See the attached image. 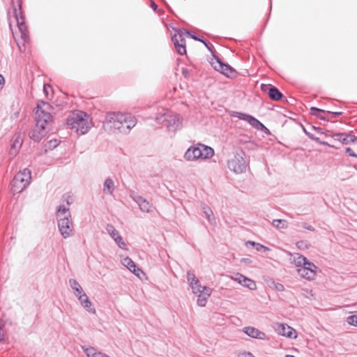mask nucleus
I'll list each match as a JSON object with an SVG mask.
<instances>
[{
	"label": "nucleus",
	"mask_w": 357,
	"mask_h": 357,
	"mask_svg": "<svg viewBox=\"0 0 357 357\" xmlns=\"http://www.w3.org/2000/svg\"><path fill=\"white\" fill-rule=\"evenodd\" d=\"M47 132L45 128H40L36 124L34 128L29 132V136L31 140L39 142L45 137Z\"/></svg>",
	"instance_id": "f3484780"
},
{
	"label": "nucleus",
	"mask_w": 357,
	"mask_h": 357,
	"mask_svg": "<svg viewBox=\"0 0 357 357\" xmlns=\"http://www.w3.org/2000/svg\"><path fill=\"white\" fill-rule=\"evenodd\" d=\"M60 142L61 141L56 139H52L47 142L44 144L45 152H47L49 150H53L54 149L56 148L59 145Z\"/></svg>",
	"instance_id": "cd10ccee"
},
{
	"label": "nucleus",
	"mask_w": 357,
	"mask_h": 357,
	"mask_svg": "<svg viewBox=\"0 0 357 357\" xmlns=\"http://www.w3.org/2000/svg\"><path fill=\"white\" fill-rule=\"evenodd\" d=\"M260 89L262 92L268 94L270 99L275 101H278L284 98L283 94L275 86L271 84H261Z\"/></svg>",
	"instance_id": "ddd939ff"
},
{
	"label": "nucleus",
	"mask_w": 357,
	"mask_h": 357,
	"mask_svg": "<svg viewBox=\"0 0 357 357\" xmlns=\"http://www.w3.org/2000/svg\"><path fill=\"white\" fill-rule=\"evenodd\" d=\"M231 116L247 121L250 126L258 130L262 131L264 130H268L261 122L252 115L240 112H233Z\"/></svg>",
	"instance_id": "f8f14e48"
},
{
	"label": "nucleus",
	"mask_w": 357,
	"mask_h": 357,
	"mask_svg": "<svg viewBox=\"0 0 357 357\" xmlns=\"http://www.w3.org/2000/svg\"><path fill=\"white\" fill-rule=\"evenodd\" d=\"M135 201L138 204L140 210L142 212L149 213L151 211V205L150 203L144 197L139 196L135 199Z\"/></svg>",
	"instance_id": "b1692460"
},
{
	"label": "nucleus",
	"mask_w": 357,
	"mask_h": 357,
	"mask_svg": "<svg viewBox=\"0 0 357 357\" xmlns=\"http://www.w3.org/2000/svg\"><path fill=\"white\" fill-rule=\"evenodd\" d=\"M202 293H198L197 296V305L200 307H204L206 304L208 298L211 294V289L209 287H203L202 289Z\"/></svg>",
	"instance_id": "4be33fe9"
},
{
	"label": "nucleus",
	"mask_w": 357,
	"mask_h": 357,
	"mask_svg": "<svg viewBox=\"0 0 357 357\" xmlns=\"http://www.w3.org/2000/svg\"><path fill=\"white\" fill-rule=\"evenodd\" d=\"M239 357H255L252 353L244 351L239 354Z\"/></svg>",
	"instance_id": "c03bdc74"
},
{
	"label": "nucleus",
	"mask_w": 357,
	"mask_h": 357,
	"mask_svg": "<svg viewBox=\"0 0 357 357\" xmlns=\"http://www.w3.org/2000/svg\"><path fill=\"white\" fill-rule=\"evenodd\" d=\"M302 227H303V228H305V229H307V230H310V231H314V227H312V225H308V224H307V223H305V222H304V223H303V224H302Z\"/></svg>",
	"instance_id": "49530a36"
},
{
	"label": "nucleus",
	"mask_w": 357,
	"mask_h": 357,
	"mask_svg": "<svg viewBox=\"0 0 357 357\" xmlns=\"http://www.w3.org/2000/svg\"><path fill=\"white\" fill-rule=\"evenodd\" d=\"M200 159L211 158L214 155V150L211 146L199 144Z\"/></svg>",
	"instance_id": "5701e85b"
},
{
	"label": "nucleus",
	"mask_w": 357,
	"mask_h": 357,
	"mask_svg": "<svg viewBox=\"0 0 357 357\" xmlns=\"http://www.w3.org/2000/svg\"><path fill=\"white\" fill-rule=\"evenodd\" d=\"M185 32L186 33L187 36L189 38L199 41V43H202L208 49V50L211 53L213 58L211 61V64L216 71L220 72L228 77L234 76L236 74V70L229 64L224 63L221 59L215 54V50L212 43L208 42L204 37L197 36L195 33H192V32L188 30H185Z\"/></svg>",
	"instance_id": "f03ea898"
},
{
	"label": "nucleus",
	"mask_w": 357,
	"mask_h": 357,
	"mask_svg": "<svg viewBox=\"0 0 357 357\" xmlns=\"http://www.w3.org/2000/svg\"><path fill=\"white\" fill-rule=\"evenodd\" d=\"M73 291L77 298H79L82 295L86 294L82 287L73 290Z\"/></svg>",
	"instance_id": "e433bc0d"
},
{
	"label": "nucleus",
	"mask_w": 357,
	"mask_h": 357,
	"mask_svg": "<svg viewBox=\"0 0 357 357\" xmlns=\"http://www.w3.org/2000/svg\"><path fill=\"white\" fill-rule=\"evenodd\" d=\"M5 84V79L3 76L0 74V87L2 88Z\"/></svg>",
	"instance_id": "603ef678"
},
{
	"label": "nucleus",
	"mask_w": 357,
	"mask_h": 357,
	"mask_svg": "<svg viewBox=\"0 0 357 357\" xmlns=\"http://www.w3.org/2000/svg\"><path fill=\"white\" fill-rule=\"evenodd\" d=\"M243 281L244 282H243V284L241 285H243V287H247L250 290L256 289L257 285L254 280L247 278H243Z\"/></svg>",
	"instance_id": "c756f323"
},
{
	"label": "nucleus",
	"mask_w": 357,
	"mask_h": 357,
	"mask_svg": "<svg viewBox=\"0 0 357 357\" xmlns=\"http://www.w3.org/2000/svg\"><path fill=\"white\" fill-rule=\"evenodd\" d=\"M155 120L158 123L162 124L169 132H176L183 127V116L177 113L166 112L156 114Z\"/></svg>",
	"instance_id": "20e7f679"
},
{
	"label": "nucleus",
	"mask_w": 357,
	"mask_h": 357,
	"mask_svg": "<svg viewBox=\"0 0 357 357\" xmlns=\"http://www.w3.org/2000/svg\"><path fill=\"white\" fill-rule=\"evenodd\" d=\"M137 119L130 113L107 112L104 126L114 132L128 134L137 124Z\"/></svg>",
	"instance_id": "f257e3e1"
},
{
	"label": "nucleus",
	"mask_w": 357,
	"mask_h": 357,
	"mask_svg": "<svg viewBox=\"0 0 357 357\" xmlns=\"http://www.w3.org/2000/svg\"><path fill=\"white\" fill-rule=\"evenodd\" d=\"M187 280L195 294L200 292L202 293V289L203 287H207L206 286H202L195 274L191 271H188L187 273Z\"/></svg>",
	"instance_id": "2eb2a0df"
},
{
	"label": "nucleus",
	"mask_w": 357,
	"mask_h": 357,
	"mask_svg": "<svg viewBox=\"0 0 357 357\" xmlns=\"http://www.w3.org/2000/svg\"><path fill=\"white\" fill-rule=\"evenodd\" d=\"M304 243H305V242L301 241H298V242H297L296 245H297V246H298V248H301V247H302V245H303Z\"/></svg>",
	"instance_id": "6e6d98bb"
},
{
	"label": "nucleus",
	"mask_w": 357,
	"mask_h": 357,
	"mask_svg": "<svg viewBox=\"0 0 357 357\" xmlns=\"http://www.w3.org/2000/svg\"><path fill=\"white\" fill-rule=\"evenodd\" d=\"M31 178V173L29 169L25 168L22 171H20L11 181L12 192L14 194L21 192L29 185Z\"/></svg>",
	"instance_id": "423d86ee"
},
{
	"label": "nucleus",
	"mask_w": 357,
	"mask_h": 357,
	"mask_svg": "<svg viewBox=\"0 0 357 357\" xmlns=\"http://www.w3.org/2000/svg\"><path fill=\"white\" fill-rule=\"evenodd\" d=\"M312 129L315 130L317 132L322 134L324 133V129L320 127L312 126Z\"/></svg>",
	"instance_id": "de8ad7c7"
},
{
	"label": "nucleus",
	"mask_w": 357,
	"mask_h": 357,
	"mask_svg": "<svg viewBox=\"0 0 357 357\" xmlns=\"http://www.w3.org/2000/svg\"><path fill=\"white\" fill-rule=\"evenodd\" d=\"M245 154L241 150L236 152L234 157L227 161V167L230 171L241 174L246 170L247 163L245 160Z\"/></svg>",
	"instance_id": "0eeeda50"
},
{
	"label": "nucleus",
	"mask_w": 357,
	"mask_h": 357,
	"mask_svg": "<svg viewBox=\"0 0 357 357\" xmlns=\"http://www.w3.org/2000/svg\"><path fill=\"white\" fill-rule=\"evenodd\" d=\"M68 213H70L69 212V207L66 206L63 204L59 205L57 207L56 211V215L57 219L59 218H62L61 216V215H64L66 213L68 214Z\"/></svg>",
	"instance_id": "7c9ffc66"
},
{
	"label": "nucleus",
	"mask_w": 357,
	"mask_h": 357,
	"mask_svg": "<svg viewBox=\"0 0 357 357\" xmlns=\"http://www.w3.org/2000/svg\"><path fill=\"white\" fill-rule=\"evenodd\" d=\"M115 243L117 244L119 248L122 250H126V243L124 242L122 236L119 234L115 239L114 240Z\"/></svg>",
	"instance_id": "72a5a7b5"
},
{
	"label": "nucleus",
	"mask_w": 357,
	"mask_h": 357,
	"mask_svg": "<svg viewBox=\"0 0 357 357\" xmlns=\"http://www.w3.org/2000/svg\"><path fill=\"white\" fill-rule=\"evenodd\" d=\"M248 243H250L251 245H252L253 246L255 247V249L256 250L260 252V251H266V250H268L269 248L266 246H264L260 243H255V242H253V241H248Z\"/></svg>",
	"instance_id": "f704fd0d"
},
{
	"label": "nucleus",
	"mask_w": 357,
	"mask_h": 357,
	"mask_svg": "<svg viewBox=\"0 0 357 357\" xmlns=\"http://www.w3.org/2000/svg\"><path fill=\"white\" fill-rule=\"evenodd\" d=\"M50 87V84H44L43 86V89H44V91H45V93H47V91L48 90V88L47 87Z\"/></svg>",
	"instance_id": "4d7b16f0"
},
{
	"label": "nucleus",
	"mask_w": 357,
	"mask_h": 357,
	"mask_svg": "<svg viewBox=\"0 0 357 357\" xmlns=\"http://www.w3.org/2000/svg\"><path fill=\"white\" fill-rule=\"evenodd\" d=\"M328 111L321 109L315 107H312L310 108V114L312 116H315L316 117L319 118L321 120L323 121H330V118L328 116L323 115L322 114L327 113Z\"/></svg>",
	"instance_id": "393cba45"
},
{
	"label": "nucleus",
	"mask_w": 357,
	"mask_h": 357,
	"mask_svg": "<svg viewBox=\"0 0 357 357\" xmlns=\"http://www.w3.org/2000/svg\"><path fill=\"white\" fill-rule=\"evenodd\" d=\"M283 285L280 284V287H279V289H283Z\"/></svg>",
	"instance_id": "052dcab7"
},
{
	"label": "nucleus",
	"mask_w": 357,
	"mask_h": 357,
	"mask_svg": "<svg viewBox=\"0 0 357 357\" xmlns=\"http://www.w3.org/2000/svg\"><path fill=\"white\" fill-rule=\"evenodd\" d=\"M327 114H331V116H329L330 118V120L331 119H336L337 117H339L340 116H341L342 114V112H327Z\"/></svg>",
	"instance_id": "a19ab883"
},
{
	"label": "nucleus",
	"mask_w": 357,
	"mask_h": 357,
	"mask_svg": "<svg viewBox=\"0 0 357 357\" xmlns=\"http://www.w3.org/2000/svg\"><path fill=\"white\" fill-rule=\"evenodd\" d=\"M69 285L73 290L82 287L75 279L73 278L69 280Z\"/></svg>",
	"instance_id": "4c0bfd02"
},
{
	"label": "nucleus",
	"mask_w": 357,
	"mask_h": 357,
	"mask_svg": "<svg viewBox=\"0 0 357 357\" xmlns=\"http://www.w3.org/2000/svg\"><path fill=\"white\" fill-rule=\"evenodd\" d=\"M13 13L15 19L17 22V25L21 33V38L24 42H26L29 40L28 26L25 23V18L22 14L20 3L18 4V8L14 7Z\"/></svg>",
	"instance_id": "9d476101"
},
{
	"label": "nucleus",
	"mask_w": 357,
	"mask_h": 357,
	"mask_svg": "<svg viewBox=\"0 0 357 357\" xmlns=\"http://www.w3.org/2000/svg\"><path fill=\"white\" fill-rule=\"evenodd\" d=\"M292 263L296 266L298 274L307 280L314 279L318 267L305 256L296 253L293 257Z\"/></svg>",
	"instance_id": "7ed1b4c3"
},
{
	"label": "nucleus",
	"mask_w": 357,
	"mask_h": 357,
	"mask_svg": "<svg viewBox=\"0 0 357 357\" xmlns=\"http://www.w3.org/2000/svg\"><path fill=\"white\" fill-rule=\"evenodd\" d=\"M52 116L50 112H45L39 105L37 106V109L35 114L36 124L40 128H45L49 132L52 128Z\"/></svg>",
	"instance_id": "1a4fd4ad"
},
{
	"label": "nucleus",
	"mask_w": 357,
	"mask_h": 357,
	"mask_svg": "<svg viewBox=\"0 0 357 357\" xmlns=\"http://www.w3.org/2000/svg\"><path fill=\"white\" fill-rule=\"evenodd\" d=\"M63 198H64V200L66 201L68 205H70V202H69V198H70V196L68 195V196H63Z\"/></svg>",
	"instance_id": "5fc2aeb1"
},
{
	"label": "nucleus",
	"mask_w": 357,
	"mask_h": 357,
	"mask_svg": "<svg viewBox=\"0 0 357 357\" xmlns=\"http://www.w3.org/2000/svg\"><path fill=\"white\" fill-rule=\"evenodd\" d=\"M270 3H271V5L272 4V0H270Z\"/></svg>",
	"instance_id": "e2e57ef3"
},
{
	"label": "nucleus",
	"mask_w": 357,
	"mask_h": 357,
	"mask_svg": "<svg viewBox=\"0 0 357 357\" xmlns=\"http://www.w3.org/2000/svg\"><path fill=\"white\" fill-rule=\"evenodd\" d=\"M22 144V141L20 140V137H17L13 142L12 146L15 149L20 148Z\"/></svg>",
	"instance_id": "79ce46f5"
},
{
	"label": "nucleus",
	"mask_w": 357,
	"mask_h": 357,
	"mask_svg": "<svg viewBox=\"0 0 357 357\" xmlns=\"http://www.w3.org/2000/svg\"><path fill=\"white\" fill-rule=\"evenodd\" d=\"M345 153L351 157L357 158V154L355 153L350 147H347L345 149Z\"/></svg>",
	"instance_id": "37998d69"
},
{
	"label": "nucleus",
	"mask_w": 357,
	"mask_h": 357,
	"mask_svg": "<svg viewBox=\"0 0 357 357\" xmlns=\"http://www.w3.org/2000/svg\"><path fill=\"white\" fill-rule=\"evenodd\" d=\"M105 354L101 352H96L93 357H103Z\"/></svg>",
	"instance_id": "864d4df0"
},
{
	"label": "nucleus",
	"mask_w": 357,
	"mask_h": 357,
	"mask_svg": "<svg viewBox=\"0 0 357 357\" xmlns=\"http://www.w3.org/2000/svg\"><path fill=\"white\" fill-rule=\"evenodd\" d=\"M275 330L278 335L289 338L296 339L298 336L296 331L287 324H277Z\"/></svg>",
	"instance_id": "4468645a"
},
{
	"label": "nucleus",
	"mask_w": 357,
	"mask_h": 357,
	"mask_svg": "<svg viewBox=\"0 0 357 357\" xmlns=\"http://www.w3.org/2000/svg\"><path fill=\"white\" fill-rule=\"evenodd\" d=\"M241 261H244V262H245V263H248V262H249V261H250V259H248V258H243V259H241Z\"/></svg>",
	"instance_id": "bf43d9fd"
},
{
	"label": "nucleus",
	"mask_w": 357,
	"mask_h": 357,
	"mask_svg": "<svg viewBox=\"0 0 357 357\" xmlns=\"http://www.w3.org/2000/svg\"><path fill=\"white\" fill-rule=\"evenodd\" d=\"M77 299L82 307L88 312L91 314H96V310L86 294L82 295V296Z\"/></svg>",
	"instance_id": "412c9836"
},
{
	"label": "nucleus",
	"mask_w": 357,
	"mask_h": 357,
	"mask_svg": "<svg viewBox=\"0 0 357 357\" xmlns=\"http://www.w3.org/2000/svg\"><path fill=\"white\" fill-rule=\"evenodd\" d=\"M114 188V183L113 180L110 178H107L104 182L102 191L105 194L112 195Z\"/></svg>",
	"instance_id": "a878e982"
},
{
	"label": "nucleus",
	"mask_w": 357,
	"mask_h": 357,
	"mask_svg": "<svg viewBox=\"0 0 357 357\" xmlns=\"http://www.w3.org/2000/svg\"><path fill=\"white\" fill-rule=\"evenodd\" d=\"M150 6H151V8H152L154 11H156V10H157L158 6H157V4L155 3V1H154L153 0H151V1H150Z\"/></svg>",
	"instance_id": "8fccbe9b"
},
{
	"label": "nucleus",
	"mask_w": 357,
	"mask_h": 357,
	"mask_svg": "<svg viewBox=\"0 0 357 357\" xmlns=\"http://www.w3.org/2000/svg\"><path fill=\"white\" fill-rule=\"evenodd\" d=\"M301 127H302V129H303V131L304 132V133L310 138V135H312V134L311 132H308L303 124H301Z\"/></svg>",
	"instance_id": "3c124183"
},
{
	"label": "nucleus",
	"mask_w": 357,
	"mask_h": 357,
	"mask_svg": "<svg viewBox=\"0 0 357 357\" xmlns=\"http://www.w3.org/2000/svg\"><path fill=\"white\" fill-rule=\"evenodd\" d=\"M243 331L249 337L258 339V340H267L268 337L265 333L263 331H259V329L252 327V326H246L244 327L243 329Z\"/></svg>",
	"instance_id": "a211bd4d"
},
{
	"label": "nucleus",
	"mask_w": 357,
	"mask_h": 357,
	"mask_svg": "<svg viewBox=\"0 0 357 357\" xmlns=\"http://www.w3.org/2000/svg\"><path fill=\"white\" fill-rule=\"evenodd\" d=\"M106 231L109 234V236L112 238L113 240L115 239L119 235V231L115 229V227L112 224H107L106 226Z\"/></svg>",
	"instance_id": "c85d7f7f"
},
{
	"label": "nucleus",
	"mask_w": 357,
	"mask_h": 357,
	"mask_svg": "<svg viewBox=\"0 0 357 357\" xmlns=\"http://www.w3.org/2000/svg\"><path fill=\"white\" fill-rule=\"evenodd\" d=\"M20 109L19 110H17L15 112H14L11 116H10V119L12 120H17L19 117H20Z\"/></svg>",
	"instance_id": "a18cd8bd"
},
{
	"label": "nucleus",
	"mask_w": 357,
	"mask_h": 357,
	"mask_svg": "<svg viewBox=\"0 0 357 357\" xmlns=\"http://www.w3.org/2000/svg\"><path fill=\"white\" fill-rule=\"evenodd\" d=\"M50 87V84H44L43 86V89H44V91H45V93H47V91L48 90V88L47 87Z\"/></svg>",
	"instance_id": "13d9d810"
},
{
	"label": "nucleus",
	"mask_w": 357,
	"mask_h": 357,
	"mask_svg": "<svg viewBox=\"0 0 357 357\" xmlns=\"http://www.w3.org/2000/svg\"><path fill=\"white\" fill-rule=\"evenodd\" d=\"M347 321L349 325L357 326V314L349 316L347 319Z\"/></svg>",
	"instance_id": "c9c22d12"
},
{
	"label": "nucleus",
	"mask_w": 357,
	"mask_h": 357,
	"mask_svg": "<svg viewBox=\"0 0 357 357\" xmlns=\"http://www.w3.org/2000/svg\"><path fill=\"white\" fill-rule=\"evenodd\" d=\"M88 118L89 116L84 112H73L66 119V125L68 128L75 129L77 133L84 135L90 128Z\"/></svg>",
	"instance_id": "39448f33"
},
{
	"label": "nucleus",
	"mask_w": 357,
	"mask_h": 357,
	"mask_svg": "<svg viewBox=\"0 0 357 357\" xmlns=\"http://www.w3.org/2000/svg\"><path fill=\"white\" fill-rule=\"evenodd\" d=\"M84 351L88 357H93L96 353V349L93 347L86 348Z\"/></svg>",
	"instance_id": "58836bf2"
},
{
	"label": "nucleus",
	"mask_w": 357,
	"mask_h": 357,
	"mask_svg": "<svg viewBox=\"0 0 357 357\" xmlns=\"http://www.w3.org/2000/svg\"><path fill=\"white\" fill-rule=\"evenodd\" d=\"M283 285L280 284V287H279V289H283Z\"/></svg>",
	"instance_id": "680f3d73"
},
{
	"label": "nucleus",
	"mask_w": 357,
	"mask_h": 357,
	"mask_svg": "<svg viewBox=\"0 0 357 357\" xmlns=\"http://www.w3.org/2000/svg\"><path fill=\"white\" fill-rule=\"evenodd\" d=\"M243 278H247V277L244 276L243 275L239 273H237L236 275V277L235 278H233V279L236 281H237L239 284H242L243 282H244L243 281Z\"/></svg>",
	"instance_id": "ea45409f"
},
{
	"label": "nucleus",
	"mask_w": 357,
	"mask_h": 357,
	"mask_svg": "<svg viewBox=\"0 0 357 357\" xmlns=\"http://www.w3.org/2000/svg\"><path fill=\"white\" fill-rule=\"evenodd\" d=\"M323 134L327 137H331L333 138V135H334L335 133H333L331 130H324Z\"/></svg>",
	"instance_id": "09e8293b"
},
{
	"label": "nucleus",
	"mask_w": 357,
	"mask_h": 357,
	"mask_svg": "<svg viewBox=\"0 0 357 357\" xmlns=\"http://www.w3.org/2000/svg\"><path fill=\"white\" fill-rule=\"evenodd\" d=\"M59 231L63 238H68L74 235V225L70 213L63 218L57 219Z\"/></svg>",
	"instance_id": "6e6552de"
},
{
	"label": "nucleus",
	"mask_w": 357,
	"mask_h": 357,
	"mask_svg": "<svg viewBox=\"0 0 357 357\" xmlns=\"http://www.w3.org/2000/svg\"><path fill=\"white\" fill-rule=\"evenodd\" d=\"M185 30V29H175L174 34L172 36V40L177 52L180 55L186 54L185 40L183 36L184 33L186 34Z\"/></svg>",
	"instance_id": "9b49d317"
},
{
	"label": "nucleus",
	"mask_w": 357,
	"mask_h": 357,
	"mask_svg": "<svg viewBox=\"0 0 357 357\" xmlns=\"http://www.w3.org/2000/svg\"><path fill=\"white\" fill-rule=\"evenodd\" d=\"M199 144L197 146H191L189 147L184 154V158L188 161L200 159Z\"/></svg>",
	"instance_id": "aec40b11"
},
{
	"label": "nucleus",
	"mask_w": 357,
	"mask_h": 357,
	"mask_svg": "<svg viewBox=\"0 0 357 357\" xmlns=\"http://www.w3.org/2000/svg\"><path fill=\"white\" fill-rule=\"evenodd\" d=\"M122 264L139 278H140L141 274H144L142 270L137 267L135 263L129 257H126L122 259Z\"/></svg>",
	"instance_id": "6ab92c4d"
},
{
	"label": "nucleus",
	"mask_w": 357,
	"mask_h": 357,
	"mask_svg": "<svg viewBox=\"0 0 357 357\" xmlns=\"http://www.w3.org/2000/svg\"><path fill=\"white\" fill-rule=\"evenodd\" d=\"M202 211L210 223L213 224L215 222L213 213L209 206L206 204H203L202 206Z\"/></svg>",
	"instance_id": "bb28decb"
},
{
	"label": "nucleus",
	"mask_w": 357,
	"mask_h": 357,
	"mask_svg": "<svg viewBox=\"0 0 357 357\" xmlns=\"http://www.w3.org/2000/svg\"><path fill=\"white\" fill-rule=\"evenodd\" d=\"M273 226L278 229H285L287 227V221L282 219H275L272 222Z\"/></svg>",
	"instance_id": "2f4dec72"
},
{
	"label": "nucleus",
	"mask_w": 357,
	"mask_h": 357,
	"mask_svg": "<svg viewBox=\"0 0 357 357\" xmlns=\"http://www.w3.org/2000/svg\"><path fill=\"white\" fill-rule=\"evenodd\" d=\"M310 139L313 140V141H314V142H316L319 144L325 145V146H329V147H331V148L337 149V147H335L333 145L330 144L327 142L321 141L319 137H315L313 134L310 135Z\"/></svg>",
	"instance_id": "473e14b6"
},
{
	"label": "nucleus",
	"mask_w": 357,
	"mask_h": 357,
	"mask_svg": "<svg viewBox=\"0 0 357 357\" xmlns=\"http://www.w3.org/2000/svg\"><path fill=\"white\" fill-rule=\"evenodd\" d=\"M333 139L340 142L342 144H349L357 140V137L350 132H336L333 135Z\"/></svg>",
	"instance_id": "dca6fc26"
}]
</instances>
